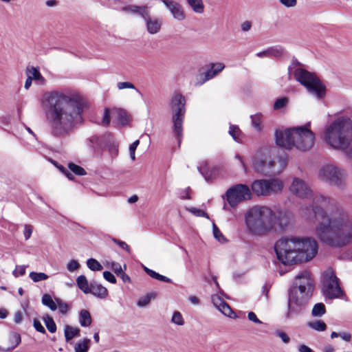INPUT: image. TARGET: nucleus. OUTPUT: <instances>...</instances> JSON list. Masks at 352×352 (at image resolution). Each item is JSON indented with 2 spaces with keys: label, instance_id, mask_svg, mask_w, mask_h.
Instances as JSON below:
<instances>
[{
  "label": "nucleus",
  "instance_id": "f257e3e1",
  "mask_svg": "<svg viewBox=\"0 0 352 352\" xmlns=\"http://www.w3.org/2000/svg\"><path fill=\"white\" fill-rule=\"evenodd\" d=\"M299 214L307 220H321L316 234L323 243L332 247H342L352 243V218L346 210L338 206L335 199L316 195L313 206H302Z\"/></svg>",
  "mask_w": 352,
  "mask_h": 352
},
{
  "label": "nucleus",
  "instance_id": "f03ea898",
  "mask_svg": "<svg viewBox=\"0 0 352 352\" xmlns=\"http://www.w3.org/2000/svg\"><path fill=\"white\" fill-rule=\"evenodd\" d=\"M41 106L52 134L57 138L69 135L83 122L80 96L69 89L45 93Z\"/></svg>",
  "mask_w": 352,
  "mask_h": 352
},
{
  "label": "nucleus",
  "instance_id": "7ed1b4c3",
  "mask_svg": "<svg viewBox=\"0 0 352 352\" xmlns=\"http://www.w3.org/2000/svg\"><path fill=\"white\" fill-rule=\"evenodd\" d=\"M274 250L283 264L290 265L312 259L318 252V243L309 237H284L275 243Z\"/></svg>",
  "mask_w": 352,
  "mask_h": 352
},
{
  "label": "nucleus",
  "instance_id": "20e7f679",
  "mask_svg": "<svg viewBox=\"0 0 352 352\" xmlns=\"http://www.w3.org/2000/svg\"><path fill=\"white\" fill-rule=\"evenodd\" d=\"M323 140L335 150L346 149L352 140V121L347 117L340 116L333 118L324 127Z\"/></svg>",
  "mask_w": 352,
  "mask_h": 352
},
{
  "label": "nucleus",
  "instance_id": "39448f33",
  "mask_svg": "<svg viewBox=\"0 0 352 352\" xmlns=\"http://www.w3.org/2000/svg\"><path fill=\"white\" fill-rule=\"evenodd\" d=\"M275 212L265 206H255L250 208L245 216L248 231L254 235H263L272 230L275 225Z\"/></svg>",
  "mask_w": 352,
  "mask_h": 352
},
{
  "label": "nucleus",
  "instance_id": "423d86ee",
  "mask_svg": "<svg viewBox=\"0 0 352 352\" xmlns=\"http://www.w3.org/2000/svg\"><path fill=\"white\" fill-rule=\"evenodd\" d=\"M274 150L272 146H263L258 150L252 162L256 172L265 175H275L283 171L287 165L286 160L283 157L277 160L271 159Z\"/></svg>",
  "mask_w": 352,
  "mask_h": 352
},
{
  "label": "nucleus",
  "instance_id": "0eeeda50",
  "mask_svg": "<svg viewBox=\"0 0 352 352\" xmlns=\"http://www.w3.org/2000/svg\"><path fill=\"white\" fill-rule=\"evenodd\" d=\"M186 98L180 93H175L170 99V108L173 111V132L177 139L179 144L183 136V122L186 113Z\"/></svg>",
  "mask_w": 352,
  "mask_h": 352
},
{
  "label": "nucleus",
  "instance_id": "6e6552de",
  "mask_svg": "<svg viewBox=\"0 0 352 352\" xmlns=\"http://www.w3.org/2000/svg\"><path fill=\"white\" fill-rule=\"evenodd\" d=\"M311 296L312 294L311 293L290 287L288 291L286 318H291L302 313L306 309Z\"/></svg>",
  "mask_w": 352,
  "mask_h": 352
},
{
  "label": "nucleus",
  "instance_id": "1a4fd4ad",
  "mask_svg": "<svg viewBox=\"0 0 352 352\" xmlns=\"http://www.w3.org/2000/svg\"><path fill=\"white\" fill-rule=\"evenodd\" d=\"M294 76L296 80L304 85L309 93L320 99L325 94V87L316 76L304 69L298 68L295 70Z\"/></svg>",
  "mask_w": 352,
  "mask_h": 352
},
{
  "label": "nucleus",
  "instance_id": "9d476101",
  "mask_svg": "<svg viewBox=\"0 0 352 352\" xmlns=\"http://www.w3.org/2000/svg\"><path fill=\"white\" fill-rule=\"evenodd\" d=\"M346 177L345 170L333 164L322 166L318 173L319 180L338 187L344 186Z\"/></svg>",
  "mask_w": 352,
  "mask_h": 352
},
{
  "label": "nucleus",
  "instance_id": "9b49d317",
  "mask_svg": "<svg viewBox=\"0 0 352 352\" xmlns=\"http://www.w3.org/2000/svg\"><path fill=\"white\" fill-rule=\"evenodd\" d=\"M293 146L300 151L311 148L315 141V135L310 129V123L304 126L293 127Z\"/></svg>",
  "mask_w": 352,
  "mask_h": 352
},
{
  "label": "nucleus",
  "instance_id": "f8f14e48",
  "mask_svg": "<svg viewBox=\"0 0 352 352\" xmlns=\"http://www.w3.org/2000/svg\"><path fill=\"white\" fill-rule=\"evenodd\" d=\"M322 290L324 296L329 299L340 298L343 294L338 278L331 269H327L322 274Z\"/></svg>",
  "mask_w": 352,
  "mask_h": 352
},
{
  "label": "nucleus",
  "instance_id": "ddd939ff",
  "mask_svg": "<svg viewBox=\"0 0 352 352\" xmlns=\"http://www.w3.org/2000/svg\"><path fill=\"white\" fill-rule=\"evenodd\" d=\"M283 186L278 179H258L252 182V190L258 196H269L282 191Z\"/></svg>",
  "mask_w": 352,
  "mask_h": 352
},
{
  "label": "nucleus",
  "instance_id": "4468645a",
  "mask_svg": "<svg viewBox=\"0 0 352 352\" xmlns=\"http://www.w3.org/2000/svg\"><path fill=\"white\" fill-rule=\"evenodd\" d=\"M226 197L229 205L234 208L239 203L250 199L252 193L248 186L240 184L228 188Z\"/></svg>",
  "mask_w": 352,
  "mask_h": 352
},
{
  "label": "nucleus",
  "instance_id": "2eb2a0df",
  "mask_svg": "<svg viewBox=\"0 0 352 352\" xmlns=\"http://www.w3.org/2000/svg\"><path fill=\"white\" fill-rule=\"evenodd\" d=\"M88 142L89 146L95 151H100L104 147H108L112 153L117 151L113 137L111 134H104L102 136L94 135L88 139Z\"/></svg>",
  "mask_w": 352,
  "mask_h": 352
},
{
  "label": "nucleus",
  "instance_id": "dca6fc26",
  "mask_svg": "<svg viewBox=\"0 0 352 352\" xmlns=\"http://www.w3.org/2000/svg\"><path fill=\"white\" fill-rule=\"evenodd\" d=\"M289 190L293 195L303 199H311L316 195L309 185L298 177L294 178Z\"/></svg>",
  "mask_w": 352,
  "mask_h": 352
},
{
  "label": "nucleus",
  "instance_id": "f3484780",
  "mask_svg": "<svg viewBox=\"0 0 352 352\" xmlns=\"http://www.w3.org/2000/svg\"><path fill=\"white\" fill-rule=\"evenodd\" d=\"M297 289L313 294L314 281L308 271H302L296 276L293 285L291 287Z\"/></svg>",
  "mask_w": 352,
  "mask_h": 352
},
{
  "label": "nucleus",
  "instance_id": "a211bd4d",
  "mask_svg": "<svg viewBox=\"0 0 352 352\" xmlns=\"http://www.w3.org/2000/svg\"><path fill=\"white\" fill-rule=\"evenodd\" d=\"M275 140L278 146L285 148H291L294 144L292 128L276 129Z\"/></svg>",
  "mask_w": 352,
  "mask_h": 352
},
{
  "label": "nucleus",
  "instance_id": "6ab92c4d",
  "mask_svg": "<svg viewBox=\"0 0 352 352\" xmlns=\"http://www.w3.org/2000/svg\"><path fill=\"white\" fill-rule=\"evenodd\" d=\"M150 12V8H148L142 18L145 22V26L148 33L150 34H155L161 30L162 20L156 17H151Z\"/></svg>",
  "mask_w": 352,
  "mask_h": 352
},
{
  "label": "nucleus",
  "instance_id": "aec40b11",
  "mask_svg": "<svg viewBox=\"0 0 352 352\" xmlns=\"http://www.w3.org/2000/svg\"><path fill=\"white\" fill-rule=\"evenodd\" d=\"M160 1L169 10L175 19L181 21L186 19L183 8L178 2L175 0H160Z\"/></svg>",
  "mask_w": 352,
  "mask_h": 352
},
{
  "label": "nucleus",
  "instance_id": "412c9836",
  "mask_svg": "<svg viewBox=\"0 0 352 352\" xmlns=\"http://www.w3.org/2000/svg\"><path fill=\"white\" fill-rule=\"evenodd\" d=\"M225 68V65L223 63H215L210 64V68L204 73V76L200 74L199 77L202 78L201 81L195 82L196 86H200L205 82L213 78L219 72H221Z\"/></svg>",
  "mask_w": 352,
  "mask_h": 352
},
{
  "label": "nucleus",
  "instance_id": "4be33fe9",
  "mask_svg": "<svg viewBox=\"0 0 352 352\" xmlns=\"http://www.w3.org/2000/svg\"><path fill=\"white\" fill-rule=\"evenodd\" d=\"M211 300L213 305L218 309L223 315L230 318H234L235 314L220 294H214L211 297Z\"/></svg>",
  "mask_w": 352,
  "mask_h": 352
},
{
  "label": "nucleus",
  "instance_id": "5701e85b",
  "mask_svg": "<svg viewBox=\"0 0 352 352\" xmlns=\"http://www.w3.org/2000/svg\"><path fill=\"white\" fill-rule=\"evenodd\" d=\"M292 220V214L290 212L279 211L278 216L275 218V224L276 223L280 230H285L291 224Z\"/></svg>",
  "mask_w": 352,
  "mask_h": 352
},
{
  "label": "nucleus",
  "instance_id": "b1692460",
  "mask_svg": "<svg viewBox=\"0 0 352 352\" xmlns=\"http://www.w3.org/2000/svg\"><path fill=\"white\" fill-rule=\"evenodd\" d=\"M148 8L149 7L146 6H139L135 5H127L125 6H117L114 8L117 10H120L127 14H138L142 17L144 14V12H146Z\"/></svg>",
  "mask_w": 352,
  "mask_h": 352
},
{
  "label": "nucleus",
  "instance_id": "393cba45",
  "mask_svg": "<svg viewBox=\"0 0 352 352\" xmlns=\"http://www.w3.org/2000/svg\"><path fill=\"white\" fill-rule=\"evenodd\" d=\"M112 118L122 126L127 125L129 122V116L127 112L120 108H113L111 109Z\"/></svg>",
  "mask_w": 352,
  "mask_h": 352
},
{
  "label": "nucleus",
  "instance_id": "a878e982",
  "mask_svg": "<svg viewBox=\"0 0 352 352\" xmlns=\"http://www.w3.org/2000/svg\"><path fill=\"white\" fill-rule=\"evenodd\" d=\"M89 289V294H91L99 298H106L108 296L107 289L96 282L90 283Z\"/></svg>",
  "mask_w": 352,
  "mask_h": 352
},
{
  "label": "nucleus",
  "instance_id": "bb28decb",
  "mask_svg": "<svg viewBox=\"0 0 352 352\" xmlns=\"http://www.w3.org/2000/svg\"><path fill=\"white\" fill-rule=\"evenodd\" d=\"M26 74L29 76L32 80H35L40 85H44L46 82L45 78L41 75L37 67H28L26 69Z\"/></svg>",
  "mask_w": 352,
  "mask_h": 352
},
{
  "label": "nucleus",
  "instance_id": "cd10ccee",
  "mask_svg": "<svg viewBox=\"0 0 352 352\" xmlns=\"http://www.w3.org/2000/svg\"><path fill=\"white\" fill-rule=\"evenodd\" d=\"M252 126L256 132H261L263 129V116L261 113H256L250 116Z\"/></svg>",
  "mask_w": 352,
  "mask_h": 352
},
{
  "label": "nucleus",
  "instance_id": "c85d7f7f",
  "mask_svg": "<svg viewBox=\"0 0 352 352\" xmlns=\"http://www.w3.org/2000/svg\"><path fill=\"white\" fill-rule=\"evenodd\" d=\"M79 323L81 327H89L92 322V318L90 313L86 309H82L79 313Z\"/></svg>",
  "mask_w": 352,
  "mask_h": 352
},
{
  "label": "nucleus",
  "instance_id": "c756f323",
  "mask_svg": "<svg viewBox=\"0 0 352 352\" xmlns=\"http://www.w3.org/2000/svg\"><path fill=\"white\" fill-rule=\"evenodd\" d=\"M64 333L66 341H69L74 337L80 336V329L66 325L64 329Z\"/></svg>",
  "mask_w": 352,
  "mask_h": 352
},
{
  "label": "nucleus",
  "instance_id": "7c9ffc66",
  "mask_svg": "<svg viewBox=\"0 0 352 352\" xmlns=\"http://www.w3.org/2000/svg\"><path fill=\"white\" fill-rule=\"evenodd\" d=\"M76 283L79 289L85 294H89L90 285L85 276L80 275L76 278Z\"/></svg>",
  "mask_w": 352,
  "mask_h": 352
},
{
  "label": "nucleus",
  "instance_id": "2f4dec72",
  "mask_svg": "<svg viewBox=\"0 0 352 352\" xmlns=\"http://www.w3.org/2000/svg\"><path fill=\"white\" fill-rule=\"evenodd\" d=\"M191 9L196 13L201 14L204 11L202 0H186Z\"/></svg>",
  "mask_w": 352,
  "mask_h": 352
},
{
  "label": "nucleus",
  "instance_id": "473e14b6",
  "mask_svg": "<svg viewBox=\"0 0 352 352\" xmlns=\"http://www.w3.org/2000/svg\"><path fill=\"white\" fill-rule=\"evenodd\" d=\"M143 269H144V272L148 276L152 277L153 278H155V279H157L158 280L163 281L165 283H171L172 282L170 278H169L165 276L161 275V274L157 273L156 272L153 271V270L148 268L147 267L144 266Z\"/></svg>",
  "mask_w": 352,
  "mask_h": 352
},
{
  "label": "nucleus",
  "instance_id": "72a5a7b5",
  "mask_svg": "<svg viewBox=\"0 0 352 352\" xmlns=\"http://www.w3.org/2000/svg\"><path fill=\"white\" fill-rule=\"evenodd\" d=\"M42 303L43 305L49 307L52 311L57 309V303L54 300L50 294H45L42 296Z\"/></svg>",
  "mask_w": 352,
  "mask_h": 352
},
{
  "label": "nucleus",
  "instance_id": "f704fd0d",
  "mask_svg": "<svg viewBox=\"0 0 352 352\" xmlns=\"http://www.w3.org/2000/svg\"><path fill=\"white\" fill-rule=\"evenodd\" d=\"M90 342L91 340L87 338L78 342L74 346L75 352H87L89 349Z\"/></svg>",
  "mask_w": 352,
  "mask_h": 352
},
{
  "label": "nucleus",
  "instance_id": "c9c22d12",
  "mask_svg": "<svg viewBox=\"0 0 352 352\" xmlns=\"http://www.w3.org/2000/svg\"><path fill=\"white\" fill-rule=\"evenodd\" d=\"M307 326L317 331H324L327 329V324L322 320H314L309 322Z\"/></svg>",
  "mask_w": 352,
  "mask_h": 352
},
{
  "label": "nucleus",
  "instance_id": "e433bc0d",
  "mask_svg": "<svg viewBox=\"0 0 352 352\" xmlns=\"http://www.w3.org/2000/svg\"><path fill=\"white\" fill-rule=\"evenodd\" d=\"M326 312L325 306L323 303H316L311 311V315L314 317H321Z\"/></svg>",
  "mask_w": 352,
  "mask_h": 352
},
{
  "label": "nucleus",
  "instance_id": "4c0bfd02",
  "mask_svg": "<svg viewBox=\"0 0 352 352\" xmlns=\"http://www.w3.org/2000/svg\"><path fill=\"white\" fill-rule=\"evenodd\" d=\"M29 277L33 282L38 283L47 280L49 276L43 272H31L29 274Z\"/></svg>",
  "mask_w": 352,
  "mask_h": 352
},
{
  "label": "nucleus",
  "instance_id": "58836bf2",
  "mask_svg": "<svg viewBox=\"0 0 352 352\" xmlns=\"http://www.w3.org/2000/svg\"><path fill=\"white\" fill-rule=\"evenodd\" d=\"M87 265L91 271H101L103 269L102 265L95 258H89L87 261Z\"/></svg>",
  "mask_w": 352,
  "mask_h": 352
},
{
  "label": "nucleus",
  "instance_id": "ea45409f",
  "mask_svg": "<svg viewBox=\"0 0 352 352\" xmlns=\"http://www.w3.org/2000/svg\"><path fill=\"white\" fill-rule=\"evenodd\" d=\"M45 324L50 333H54L56 331V325L52 317L46 316L43 318Z\"/></svg>",
  "mask_w": 352,
  "mask_h": 352
},
{
  "label": "nucleus",
  "instance_id": "a19ab883",
  "mask_svg": "<svg viewBox=\"0 0 352 352\" xmlns=\"http://www.w3.org/2000/svg\"><path fill=\"white\" fill-rule=\"evenodd\" d=\"M111 118H112L111 115V109L106 108L104 109L103 116L102 120L100 122V124L104 126H107L110 124Z\"/></svg>",
  "mask_w": 352,
  "mask_h": 352
},
{
  "label": "nucleus",
  "instance_id": "79ce46f5",
  "mask_svg": "<svg viewBox=\"0 0 352 352\" xmlns=\"http://www.w3.org/2000/svg\"><path fill=\"white\" fill-rule=\"evenodd\" d=\"M338 337H340L342 340L347 342H349L351 340V338H352L351 333H349L348 332H344V331L340 332V333L333 331L331 333V338L333 339V338H336Z\"/></svg>",
  "mask_w": 352,
  "mask_h": 352
},
{
  "label": "nucleus",
  "instance_id": "37998d69",
  "mask_svg": "<svg viewBox=\"0 0 352 352\" xmlns=\"http://www.w3.org/2000/svg\"><path fill=\"white\" fill-rule=\"evenodd\" d=\"M229 134L232 137L234 141H240V135L241 134V131L237 126L230 125L229 129Z\"/></svg>",
  "mask_w": 352,
  "mask_h": 352
},
{
  "label": "nucleus",
  "instance_id": "c03bdc74",
  "mask_svg": "<svg viewBox=\"0 0 352 352\" xmlns=\"http://www.w3.org/2000/svg\"><path fill=\"white\" fill-rule=\"evenodd\" d=\"M10 341L12 343V346L10 348L6 349V351L13 349L19 344V343L21 342L20 335L17 333H12L10 337Z\"/></svg>",
  "mask_w": 352,
  "mask_h": 352
},
{
  "label": "nucleus",
  "instance_id": "a18cd8bd",
  "mask_svg": "<svg viewBox=\"0 0 352 352\" xmlns=\"http://www.w3.org/2000/svg\"><path fill=\"white\" fill-rule=\"evenodd\" d=\"M68 167L71 171H72L77 175L81 176L86 175V171L85 170V169L78 165H76L73 163H69Z\"/></svg>",
  "mask_w": 352,
  "mask_h": 352
},
{
  "label": "nucleus",
  "instance_id": "49530a36",
  "mask_svg": "<svg viewBox=\"0 0 352 352\" xmlns=\"http://www.w3.org/2000/svg\"><path fill=\"white\" fill-rule=\"evenodd\" d=\"M56 301L57 303V309L58 308L59 312L62 314H66L69 309V305L60 298H56Z\"/></svg>",
  "mask_w": 352,
  "mask_h": 352
},
{
  "label": "nucleus",
  "instance_id": "de8ad7c7",
  "mask_svg": "<svg viewBox=\"0 0 352 352\" xmlns=\"http://www.w3.org/2000/svg\"><path fill=\"white\" fill-rule=\"evenodd\" d=\"M171 322L177 325L182 326L184 324V320L183 318V316L182 314L178 311H175L172 316Z\"/></svg>",
  "mask_w": 352,
  "mask_h": 352
},
{
  "label": "nucleus",
  "instance_id": "09e8293b",
  "mask_svg": "<svg viewBox=\"0 0 352 352\" xmlns=\"http://www.w3.org/2000/svg\"><path fill=\"white\" fill-rule=\"evenodd\" d=\"M154 297V294H148L145 296L140 298L137 302V305L140 307H146L151 301V298Z\"/></svg>",
  "mask_w": 352,
  "mask_h": 352
},
{
  "label": "nucleus",
  "instance_id": "8fccbe9b",
  "mask_svg": "<svg viewBox=\"0 0 352 352\" xmlns=\"http://www.w3.org/2000/svg\"><path fill=\"white\" fill-rule=\"evenodd\" d=\"M270 58L275 57L278 58L283 54V49L281 47H269L268 48Z\"/></svg>",
  "mask_w": 352,
  "mask_h": 352
},
{
  "label": "nucleus",
  "instance_id": "3c124183",
  "mask_svg": "<svg viewBox=\"0 0 352 352\" xmlns=\"http://www.w3.org/2000/svg\"><path fill=\"white\" fill-rule=\"evenodd\" d=\"M287 103H288L287 98L282 97V98H278L274 104V109L275 110L280 109L283 108L284 107H285Z\"/></svg>",
  "mask_w": 352,
  "mask_h": 352
},
{
  "label": "nucleus",
  "instance_id": "603ef678",
  "mask_svg": "<svg viewBox=\"0 0 352 352\" xmlns=\"http://www.w3.org/2000/svg\"><path fill=\"white\" fill-rule=\"evenodd\" d=\"M187 210L189 211L192 214H194L195 216L206 217L207 219L209 218L208 214L201 209L192 207L187 208Z\"/></svg>",
  "mask_w": 352,
  "mask_h": 352
},
{
  "label": "nucleus",
  "instance_id": "864d4df0",
  "mask_svg": "<svg viewBox=\"0 0 352 352\" xmlns=\"http://www.w3.org/2000/svg\"><path fill=\"white\" fill-rule=\"evenodd\" d=\"M212 230L213 235L217 240H218L219 242L225 241L226 239L224 238L223 235L214 223H213Z\"/></svg>",
  "mask_w": 352,
  "mask_h": 352
},
{
  "label": "nucleus",
  "instance_id": "5fc2aeb1",
  "mask_svg": "<svg viewBox=\"0 0 352 352\" xmlns=\"http://www.w3.org/2000/svg\"><path fill=\"white\" fill-rule=\"evenodd\" d=\"M80 267V264L79 263L73 259V260H71L67 265V269L68 271L71 272H73L77 270H78Z\"/></svg>",
  "mask_w": 352,
  "mask_h": 352
},
{
  "label": "nucleus",
  "instance_id": "6e6d98bb",
  "mask_svg": "<svg viewBox=\"0 0 352 352\" xmlns=\"http://www.w3.org/2000/svg\"><path fill=\"white\" fill-rule=\"evenodd\" d=\"M26 267L25 265H16L12 274L15 277L23 276L25 274Z\"/></svg>",
  "mask_w": 352,
  "mask_h": 352
},
{
  "label": "nucleus",
  "instance_id": "4d7b16f0",
  "mask_svg": "<svg viewBox=\"0 0 352 352\" xmlns=\"http://www.w3.org/2000/svg\"><path fill=\"white\" fill-rule=\"evenodd\" d=\"M139 144H140V140H137L133 144H131L129 146L130 157L132 160H135V150H136L138 146L139 145Z\"/></svg>",
  "mask_w": 352,
  "mask_h": 352
},
{
  "label": "nucleus",
  "instance_id": "13d9d810",
  "mask_svg": "<svg viewBox=\"0 0 352 352\" xmlns=\"http://www.w3.org/2000/svg\"><path fill=\"white\" fill-rule=\"evenodd\" d=\"M112 241L116 243V245H119L122 249L126 250L127 252L130 253L131 249L130 247L122 241H120L119 239L112 238Z\"/></svg>",
  "mask_w": 352,
  "mask_h": 352
},
{
  "label": "nucleus",
  "instance_id": "bf43d9fd",
  "mask_svg": "<svg viewBox=\"0 0 352 352\" xmlns=\"http://www.w3.org/2000/svg\"><path fill=\"white\" fill-rule=\"evenodd\" d=\"M117 87L119 89H135V85L130 82H119L117 84Z\"/></svg>",
  "mask_w": 352,
  "mask_h": 352
},
{
  "label": "nucleus",
  "instance_id": "052dcab7",
  "mask_svg": "<svg viewBox=\"0 0 352 352\" xmlns=\"http://www.w3.org/2000/svg\"><path fill=\"white\" fill-rule=\"evenodd\" d=\"M33 232V227L31 225L25 224L24 226V237L25 240H28Z\"/></svg>",
  "mask_w": 352,
  "mask_h": 352
},
{
  "label": "nucleus",
  "instance_id": "680f3d73",
  "mask_svg": "<svg viewBox=\"0 0 352 352\" xmlns=\"http://www.w3.org/2000/svg\"><path fill=\"white\" fill-rule=\"evenodd\" d=\"M104 278L111 283H116V278L114 275L109 271H105L103 272Z\"/></svg>",
  "mask_w": 352,
  "mask_h": 352
},
{
  "label": "nucleus",
  "instance_id": "e2e57ef3",
  "mask_svg": "<svg viewBox=\"0 0 352 352\" xmlns=\"http://www.w3.org/2000/svg\"><path fill=\"white\" fill-rule=\"evenodd\" d=\"M280 3L286 8H294L297 4V0H279Z\"/></svg>",
  "mask_w": 352,
  "mask_h": 352
},
{
  "label": "nucleus",
  "instance_id": "0e129e2a",
  "mask_svg": "<svg viewBox=\"0 0 352 352\" xmlns=\"http://www.w3.org/2000/svg\"><path fill=\"white\" fill-rule=\"evenodd\" d=\"M276 335L278 337H279L282 340V341L285 344L289 343L290 341L289 337L283 331H276Z\"/></svg>",
  "mask_w": 352,
  "mask_h": 352
},
{
  "label": "nucleus",
  "instance_id": "69168bd1",
  "mask_svg": "<svg viewBox=\"0 0 352 352\" xmlns=\"http://www.w3.org/2000/svg\"><path fill=\"white\" fill-rule=\"evenodd\" d=\"M111 267L117 275L123 271L121 265L116 262H111Z\"/></svg>",
  "mask_w": 352,
  "mask_h": 352
},
{
  "label": "nucleus",
  "instance_id": "338daca9",
  "mask_svg": "<svg viewBox=\"0 0 352 352\" xmlns=\"http://www.w3.org/2000/svg\"><path fill=\"white\" fill-rule=\"evenodd\" d=\"M248 318L254 323L262 324V322L257 318L256 314L253 311H250L248 314Z\"/></svg>",
  "mask_w": 352,
  "mask_h": 352
},
{
  "label": "nucleus",
  "instance_id": "774afa93",
  "mask_svg": "<svg viewBox=\"0 0 352 352\" xmlns=\"http://www.w3.org/2000/svg\"><path fill=\"white\" fill-rule=\"evenodd\" d=\"M34 327L35 328V329L40 332V333H45V328L43 327V326L41 324V323L40 322V321H38V320L36 319H34Z\"/></svg>",
  "mask_w": 352,
  "mask_h": 352
}]
</instances>
